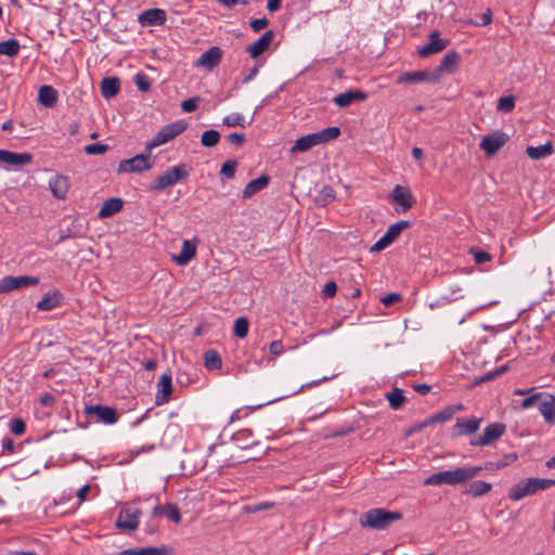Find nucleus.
I'll list each match as a JSON object with an SVG mask.
<instances>
[{"instance_id":"obj_21","label":"nucleus","mask_w":555,"mask_h":555,"mask_svg":"<svg viewBox=\"0 0 555 555\" xmlns=\"http://www.w3.org/2000/svg\"><path fill=\"white\" fill-rule=\"evenodd\" d=\"M273 39L274 31L271 29L267 30L256 42L246 48V52L253 59H256L260 56L269 48Z\"/></svg>"},{"instance_id":"obj_20","label":"nucleus","mask_w":555,"mask_h":555,"mask_svg":"<svg viewBox=\"0 0 555 555\" xmlns=\"http://www.w3.org/2000/svg\"><path fill=\"white\" fill-rule=\"evenodd\" d=\"M460 62L461 55L456 51H448L434 73L439 74L440 79L442 73H455L459 68Z\"/></svg>"},{"instance_id":"obj_4","label":"nucleus","mask_w":555,"mask_h":555,"mask_svg":"<svg viewBox=\"0 0 555 555\" xmlns=\"http://www.w3.org/2000/svg\"><path fill=\"white\" fill-rule=\"evenodd\" d=\"M555 486V479L527 478L522 479L508 490V498L512 501H519L525 496L532 495L538 491Z\"/></svg>"},{"instance_id":"obj_47","label":"nucleus","mask_w":555,"mask_h":555,"mask_svg":"<svg viewBox=\"0 0 555 555\" xmlns=\"http://www.w3.org/2000/svg\"><path fill=\"white\" fill-rule=\"evenodd\" d=\"M134 83L137 88L142 92H147L151 88L149 77L143 73H138L134 76Z\"/></svg>"},{"instance_id":"obj_52","label":"nucleus","mask_w":555,"mask_h":555,"mask_svg":"<svg viewBox=\"0 0 555 555\" xmlns=\"http://www.w3.org/2000/svg\"><path fill=\"white\" fill-rule=\"evenodd\" d=\"M10 429L15 435H23L26 430V425L21 418H13L10 424Z\"/></svg>"},{"instance_id":"obj_8","label":"nucleus","mask_w":555,"mask_h":555,"mask_svg":"<svg viewBox=\"0 0 555 555\" xmlns=\"http://www.w3.org/2000/svg\"><path fill=\"white\" fill-rule=\"evenodd\" d=\"M506 426L503 423H491L485 429L482 435L474 437L469 444L473 447H486L490 446L492 442L499 440L505 433Z\"/></svg>"},{"instance_id":"obj_57","label":"nucleus","mask_w":555,"mask_h":555,"mask_svg":"<svg viewBox=\"0 0 555 555\" xmlns=\"http://www.w3.org/2000/svg\"><path fill=\"white\" fill-rule=\"evenodd\" d=\"M15 449V442L10 437H4L2 439V454H12Z\"/></svg>"},{"instance_id":"obj_50","label":"nucleus","mask_w":555,"mask_h":555,"mask_svg":"<svg viewBox=\"0 0 555 555\" xmlns=\"http://www.w3.org/2000/svg\"><path fill=\"white\" fill-rule=\"evenodd\" d=\"M452 410H449L447 406L446 409L439 411L438 413L434 414L431 416V421H435V423H444L452 418Z\"/></svg>"},{"instance_id":"obj_51","label":"nucleus","mask_w":555,"mask_h":555,"mask_svg":"<svg viewBox=\"0 0 555 555\" xmlns=\"http://www.w3.org/2000/svg\"><path fill=\"white\" fill-rule=\"evenodd\" d=\"M199 102L201 99L198 96L190 98L181 103V108L188 113L194 112L198 107Z\"/></svg>"},{"instance_id":"obj_2","label":"nucleus","mask_w":555,"mask_h":555,"mask_svg":"<svg viewBox=\"0 0 555 555\" xmlns=\"http://www.w3.org/2000/svg\"><path fill=\"white\" fill-rule=\"evenodd\" d=\"M402 519V513L385 508H371L360 515L359 524L363 528L385 530L393 521Z\"/></svg>"},{"instance_id":"obj_30","label":"nucleus","mask_w":555,"mask_h":555,"mask_svg":"<svg viewBox=\"0 0 555 555\" xmlns=\"http://www.w3.org/2000/svg\"><path fill=\"white\" fill-rule=\"evenodd\" d=\"M101 94L105 99H112L120 91V80L117 77H106L101 81Z\"/></svg>"},{"instance_id":"obj_31","label":"nucleus","mask_w":555,"mask_h":555,"mask_svg":"<svg viewBox=\"0 0 555 555\" xmlns=\"http://www.w3.org/2000/svg\"><path fill=\"white\" fill-rule=\"evenodd\" d=\"M270 178L267 175H261L257 179H254L247 183L243 190V197L248 198L266 189L269 184Z\"/></svg>"},{"instance_id":"obj_13","label":"nucleus","mask_w":555,"mask_h":555,"mask_svg":"<svg viewBox=\"0 0 555 555\" xmlns=\"http://www.w3.org/2000/svg\"><path fill=\"white\" fill-rule=\"evenodd\" d=\"M481 417L472 416L457 417L455 425L453 426L452 437L472 436L478 431L482 423Z\"/></svg>"},{"instance_id":"obj_61","label":"nucleus","mask_w":555,"mask_h":555,"mask_svg":"<svg viewBox=\"0 0 555 555\" xmlns=\"http://www.w3.org/2000/svg\"><path fill=\"white\" fill-rule=\"evenodd\" d=\"M272 506H273V503H271V502H263V503H259V504L249 506L248 509L250 512H260V511H263V509H268V508H270Z\"/></svg>"},{"instance_id":"obj_10","label":"nucleus","mask_w":555,"mask_h":555,"mask_svg":"<svg viewBox=\"0 0 555 555\" xmlns=\"http://www.w3.org/2000/svg\"><path fill=\"white\" fill-rule=\"evenodd\" d=\"M83 413L88 417H96V422H102L106 425H113L118 421V412L115 408L102 404L86 405Z\"/></svg>"},{"instance_id":"obj_11","label":"nucleus","mask_w":555,"mask_h":555,"mask_svg":"<svg viewBox=\"0 0 555 555\" xmlns=\"http://www.w3.org/2000/svg\"><path fill=\"white\" fill-rule=\"evenodd\" d=\"M509 140V135L502 130L493 131L492 133L482 138L480 149L485 151L488 156L495 155Z\"/></svg>"},{"instance_id":"obj_27","label":"nucleus","mask_w":555,"mask_h":555,"mask_svg":"<svg viewBox=\"0 0 555 555\" xmlns=\"http://www.w3.org/2000/svg\"><path fill=\"white\" fill-rule=\"evenodd\" d=\"M49 188L54 197L64 199L69 189L68 179L64 176H55L50 179Z\"/></svg>"},{"instance_id":"obj_45","label":"nucleus","mask_w":555,"mask_h":555,"mask_svg":"<svg viewBox=\"0 0 555 555\" xmlns=\"http://www.w3.org/2000/svg\"><path fill=\"white\" fill-rule=\"evenodd\" d=\"M237 162L235 159H229L222 164L220 173L228 179H232L235 176Z\"/></svg>"},{"instance_id":"obj_22","label":"nucleus","mask_w":555,"mask_h":555,"mask_svg":"<svg viewBox=\"0 0 555 555\" xmlns=\"http://www.w3.org/2000/svg\"><path fill=\"white\" fill-rule=\"evenodd\" d=\"M389 196L396 204L402 207V211H406L415 203L412 193L401 185H396Z\"/></svg>"},{"instance_id":"obj_44","label":"nucleus","mask_w":555,"mask_h":555,"mask_svg":"<svg viewBox=\"0 0 555 555\" xmlns=\"http://www.w3.org/2000/svg\"><path fill=\"white\" fill-rule=\"evenodd\" d=\"M234 335L244 338L247 336L248 333V321L247 319L241 317L235 320L234 322Z\"/></svg>"},{"instance_id":"obj_34","label":"nucleus","mask_w":555,"mask_h":555,"mask_svg":"<svg viewBox=\"0 0 555 555\" xmlns=\"http://www.w3.org/2000/svg\"><path fill=\"white\" fill-rule=\"evenodd\" d=\"M169 548L165 545L156 547L149 546L143 548H127L119 552L117 555H168Z\"/></svg>"},{"instance_id":"obj_35","label":"nucleus","mask_w":555,"mask_h":555,"mask_svg":"<svg viewBox=\"0 0 555 555\" xmlns=\"http://www.w3.org/2000/svg\"><path fill=\"white\" fill-rule=\"evenodd\" d=\"M553 153V144L552 142H547L540 146H528L526 150V154L534 160L542 159L546 156H550Z\"/></svg>"},{"instance_id":"obj_59","label":"nucleus","mask_w":555,"mask_h":555,"mask_svg":"<svg viewBox=\"0 0 555 555\" xmlns=\"http://www.w3.org/2000/svg\"><path fill=\"white\" fill-rule=\"evenodd\" d=\"M270 353L273 356H280L284 351L282 340H273L269 346Z\"/></svg>"},{"instance_id":"obj_26","label":"nucleus","mask_w":555,"mask_h":555,"mask_svg":"<svg viewBox=\"0 0 555 555\" xmlns=\"http://www.w3.org/2000/svg\"><path fill=\"white\" fill-rule=\"evenodd\" d=\"M196 255V245L191 241H183L180 254L173 255L172 260L178 266H186Z\"/></svg>"},{"instance_id":"obj_54","label":"nucleus","mask_w":555,"mask_h":555,"mask_svg":"<svg viewBox=\"0 0 555 555\" xmlns=\"http://www.w3.org/2000/svg\"><path fill=\"white\" fill-rule=\"evenodd\" d=\"M336 292H337L336 283L334 281H330L324 285V287L322 289V296L324 298H332L335 296Z\"/></svg>"},{"instance_id":"obj_46","label":"nucleus","mask_w":555,"mask_h":555,"mask_svg":"<svg viewBox=\"0 0 555 555\" xmlns=\"http://www.w3.org/2000/svg\"><path fill=\"white\" fill-rule=\"evenodd\" d=\"M164 516L176 524H179L181 521V514L178 506L171 503L166 504V511Z\"/></svg>"},{"instance_id":"obj_9","label":"nucleus","mask_w":555,"mask_h":555,"mask_svg":"<svg viewBox=\"0 0 555 555\" xmlns=\"http://www.w3.org/2000/svg\"><path fill=\"white\" fill-rule=\"evenodd\" d=\"M411 227V222L408 220H401L396 222L387 229L386 233L371 247V251H380L391 245L404 231Z\"/></svg>"},{"instance_id":"obj_32","label":"nucleus","mask_w":555,"mask_h":555,"mask_svg":"<svg viewBox=\"0 0 555 555\" xmlns=\"http://www.w3.org/2000/svg\"><path fill=\"white\" fill-rule=\"evenodd\" d=\"M61 298L62 295L59 291L49 292L37 302L36 307L41 311H51L61 305Z\"/></svg>"},{"instance_id":"obj_16","label":"nucleus","mask_w":555,"mask_h":555,"mask_svg":"<svg viewBox=\"0 0 555 555\" xmlns=\"http://www.w3.org/2000/svg\"><path fill=\"white\" fill-rule=\"evenodd\" d=\"M429 81L436 83L439 81V74L428 73L426 70L405 72L398 76L397 83H420Z\"/></svg>"},{"instance_id":"obj_43","label":"nucleus","mask_w":555,"mask_h":555,"mask_svg":"<svg viewBox=\"0 0 555 555\" xmlns=\"http://www.w3.org/2000/svg\"><path fill=\"white\" fill-rule=\"evenodd\" d=\"M515 108V96H501L496 104V109L503 113H511Z\"/></svg>"},{"instance_id":"obj_24","label":"nucleus","mask_w":555,"mask_h":555,"mask_svg":"<svg viewBox=\"0 0 555 555\" xmlns=\"http://www.w3.org/2000/svg\"><path fill=\"white\" fill-rule=\"evenodd\" d=\"M538 409L547 424H555V397L553 395L543 393Z\"/></svg>"},{"instance_id":"obj_1","label":"nucleus","mask_w":555,"mask_h":555,"mask_svg":"<svg viewBox=\"0 0 555 555\" xmlns=\"http://www.w3.org/2000/svg\"><path fill=\"white\" fill-rule=\"evenodd\" d=\"M482 470L481 466H463L431 474L424 480L425 486H457L473 480Z\"/></svg>"},{"instance_id":"obj_33","label":"nucleus","mask_w":555,"mask_h":555,"mask_svg":"<svg viewBox=\"0 0 555 555\" xmlns=\"http://www.w3.org/2000/svg\"><path fill=\"white\" fill-rule=\"evenodd\" d=\"M491 489L492 485L490 482L483 480H475L468 485V487L463 491V494L469 495L472 498H479L489 493Z\"/></svg>"},{"instance_id":"obj_39","label":"nucleus","mask_w":555,"mask_h":555,"mask_svg":"<svg viewBox=\"0 0 555 555\" xmlns=\"http://www.w3.org/2000/svg\"><path fill=\"white\" fill-rule=\"evenodd\" d=\"M20 48L16 39H8L0 42V54L12 57L18 54Z\"/></svg>"},{"instance_id":"obj_53","label":"nucleus","mask_w":555,"mask_h":555,"mask_svg":"<svg viewBox=\"0 0 555 555\" xmlns=\"http://www.w3.org/2000/svg\"><path fill=\"white\" fill-rule=\"evenodd\" d=\"M542 396H543V392H538V393L527 397L526 399H524L521 401V408L529 409V408L533 406L535 403L539 404L542 399Z\"/></svg>"},{"instance_id":"obj_36","label":"nucleus","mask_w":555,"mask_h":555,"mask_svg":"<svg viewBox=\"0 0 555 555\" xmlns=\"http://www.w3.org/2000/svg\"><path fill=\"white\" fill-rule=\"evenodd\" d=\"M385 396L392 410H399L406 401V398L404 397L402 389L397 387L393 388L392 391L387 392Z\"/></svg>"},{"instance_id":"obj_5","label":"nucleus","mask_w":555,"mask_h":555,"mask_svg":"<svg viewBox=\"0 0 555 555\" xmlns=\"http://www.w3.org/2000/svg\"><path fill=\"white\" fill-rule=\"evenodd\" d=\"M190 171L191 168L186 164L175 166L157 177L149 186V190L153 192H162L177 182L186 179L190 176Z\"/></svg>"},{"instance_id":"obj_48","label":"nucleus","mask_w":555,"mask_h":555,"mask_svg":"<svg viewBox=\"0 0 555 555\" xmlns=\"http://www.w3.org/2000/svg\"><path fill=\"white\" fill-rule=\"evenodd\" d=\"M470 254L473 255L475 262L478 264L486 263L492 259L491 254L481 249L473 248Z\"/></svg>"},{"instance_id":"obj_37","label":"nucleus","mask_w":555,"mask_h":555,"mask_svg":"<svg viewBox=\"0 0 555 555\" xmlns=\"http://www.w3.org/2000/svg\"><path fill=\"white\" fill-rule=\"evenodd\" d=\"M204 363L208 370H217L222 366L221 357L214 349H209L204 353Z\"/></svg>"},{"instance_id":"obj_7","label":"nucleus","mask_w":555,"mask_h":555,"mask_svg":"<svg viewBox=\"0 0 555 555\" xmlns=\"http://www.w3.org/2000/svg\"><path fill=\"white\" fill-rule=\"evenodd\" d=\"M154 166V160L151 159V152L146 154L135 155L128 159H122L118 164V173L124 172H142L150 170Z\"/></svg>"},{"instance_id":"obj_62","label":"nucleus","mask_w":555,"mask_h":555,"mask_svg":"<svg viewBox=\"0 0 555 555\" xmlns=\"http://www.w3.org/2000/svg\"><path fill=\"white\" fill-rule=\"evenodd\" d=\"M90 491V486L89 485H86L83 487H81L78 492H77V498L79 500L80 503L85 502L86 499H87V494L88 492Z\"/></svg>"},{"instance_id":"obj_28","label":"nucleus","mask_w":555,"mask_h":555,"mask_svg":"<svg viewBox=\"0 0 555 555\" xmlns=\"http://www.w3.org/2000/svg\"><path fill=\"white\" fill-rule=\"evenodd\" d=\"M57 99V91L52 86L43 85L39 88L38 101L41 105L52 108L55 106Z\"/></svg>"},{"instance_id":"obj_18","label":"nucleus","mask_w":555,"mask_h":555,"mask_svg":"<svg viewBox=\"0 0 555 555\" xmlns=\"http://www.w3.org/2000/svg\"><path fill=\"white\" fill-rule=\"evenodd\" d=\"M172 389L171 375L163 374L157 383V392L155 396L156 405H163L169 402Z\"/></svg>"},{"instance_id":"obj_23","label":"nucleus","mask_w":555,"mask_h":555,"mask_svg":"<svg viewBox=\"0 0 555 555\" xmlns=\"http://www.w3.org/2000/svg\"><path fill=\"white\" fill-rule=\"evenodd\" d=\"M33 155L29 153H14L7 150H0V162L11 166H24L30 164Z\"/></svg>"},{"instance_id":"obj_12","label":"nucleus","mask_w":555,"mask_h":555,"mask_svg":"<svg viewBox=\"0 0 555 555\" xmlns=\"http://www.w3.org/2000/svg\"><path fill=\"white\" fill-rule=\"evenodd\" d=\"M39 283V279L35 276L28 275H20V276H4L0 280V294L11 292L13 289L24 288L28 286H34Z\"/></svg>"},{"instance_id":"obj_40","label":"nucleus","mask_w":555,"mask_h":555,"mask_svg":"<svg viewBox=\"0 0 555 555\" xmlns=\"http://www.w3.org/2000/svg\"><path fill=\"white\" fill-rule=\"evenodd\" d=\"M253 121V118L248 121L245 120L244 116L240 113L228 115L223 118L222 124L227 127H242L246 128Z\"/></svg>"},{"instance_id":"obj_15","label":"nucleus","mask_w":555,"mask_h":555,"mask_svg":"<svg viewBox=\"0 0 555 555\" xmlns=\"http://www.w3.org/2000/svg\"><path fill=\"white\" fill-rule=\"evenodd\" d=\"M140 515L141 511L139 508H121L116 520V527L119 529L133 531L139 527Z\"/></svg>"},{"instance_id":"obj_55","label":"nucleus","mask_w":555,"mask_h":555,"mask_svg":"<svg viewBox=\"0 0 555 555\" xmlns=\"http://www.w3.org/2000/svg\"><path fill=\"white\" fill-rule=\"evenodd\" d=\"M269 24L266 17L251 20L249 25L255 33H259L264 29Z\"/></svg>"},{"instance_id":"obj_56","label":"nucleus","mask_w":555,"mask_h":555,"mask_svg":"<svg viewBox=\"0 0 555 555\" xmlns=\"http://www.w3.org/2000/svg\"><path fill=\"white\" fill-rule=\"evenodd\" d=\"M228 141L235 145V146H241L245 143L246 141V138H245V134L243 133H237V132H232L230 133L228 137H227Z\"/></svg>"},{"instance_id":"obj_19","label":"nucleus","mask_w":555,"mask_h":555,"mask_svg":"<svg viewBox=\"0 0 555 555\" xmlns=\"http://www.w3.org/2000/svg\"><path fill=\"white\" fill-rule=\"evenodd\" d=\"M367 96L369 95L366 92L359 90V89H354V90H348L344 93L337 94L336 96H334L333 102L338 107L344 108V107H348L353 102L365 101L367 99Z\"/></svg>"},{"instance_id":"obj_49","label":"nucleus","mask_w":555,"mask_h":555,"mask_svg":"<svg viewBox=\"0 0 555 555\" xmlns=\"http://www.w3.org/2000/svg\"><path fill=\"white\" fill-rule=\"evenodd\" d=\"M108 150V145L102 143H93L85 146L88 155H102Z\"/></svg>"},{"instance_id":"obj_41","label":"nucleus","mask_w":555,"mask_h":555,"mask_svg":"<svg viewBox=\"0 0 555 555\" xmlns=\"http://www.w3.org/2000/svg\"><path fill=\"white\" fill-rule=\"evenodd\" d=\"M335 199V191L332 186L326 185L322 188L315 197V203L319 206H326Z\"/></svg>"},{"instance_id":"obj_17","label":"nucleus","mask_w":555,"mask_h":555,"mask_svg":"<svg viewBox=\"0 0 555 555\" xmlns=\"http://www.w3.org/2000/svg\"><path fill=\"white\" fill-rule=\"evenodd\" d=\"M222 55L223 52L220 47H210L198 57L196 65L210 72L220 64Z\"/></svg>"},{"instance_id":"obj_29","label":"nucleus","mask_w":555,"mask_h":555,"mask_svg":"<svg viewBox=\"0 0 555 555\" xmlns=\"http://www.w3.org/2000/svg\"><path fill=\"white\" fill-rule=\"evenodd\" d=\"M124 207V201L119 197H111L104 202L99 210L100 218H108L119 212Z\"/></svg>"},{"instance_id":"obj_60","label":"nucleus","mask_w":555,"mask_h":555,"mask_svg":"<svg viewBox=\"0 0 555 555\" xmlns=\"http://www.w3.org/2000/svg\"><path fill=\"white\" fill-rule=\"evenodd\" d=\"M55 402V398L51 393H44L40 397V403L43 406H51Z\"/></svg>"},{"instance_id":"obj_14","label":"nucleus","mask_w":555,"mask_h":555,"mask_svg":"<svg viewBox=\"0 0 555 555\" xmlns=\"http://www.w3.org/2000/svg\"><path fill=\"white\" fill-rule=\"evenodd\" d=\"M429 42L418 49L421 57H428L443 51L450 43L448 39L441 38L439 30H434L428 36Z\"/></svg>"},{"instance_id":"obj_25","label":"nucleus","mask_w":555,"mask_h":555,"mask_svg":"<svg viewBox=\"0 0 555 555\" xmlns=\"http://www.w3.org/2000/svg\"><path fill=\"white\" fill-rule=\"evenodd\" d=\"M142 25L159 26L166 22V12L162 9H149L139 16Z\"/></svg>"},{"instance_id":"obj_64","label":"nucleus","mask_w":555,"mask_h":555,"mask_svg":"<svg viewBox=\"0 0 555 555\" xmlns=\"http://www.w3.org/2000/svg\"><path fill=\"white\" fill-rule=\"evenodd\" d=\"M414 389L422 396H425L430 391V386L427 384H416L414 385Z\"/></svg>"},{"instance_id":"obj_6","label":"nucleus","mask_w":555,"mask_h":555,"mask_svg":"<svg viewBox=\"0 0 555 555\" xmlns=\"http://www.w3.org/2000/svg\"><path fill=\"white\" fill-rule=\"evenodd\" d=\"M188 124L184 120H177L164 126L151 141L146 142L145 150L151 152L153 149L173 140L176 137L184 132Z\"/></svg>"},{"instance_id":"obj_42","label":"nucleus","mask_w":555,"mask_h":555,"mask_svg":"<svg viewBox=\"0 0 555 555\" xmlns=\"http://www.w3.org/2000/svg\"><path fill=\"white\" fill-rule=\"evenodd\" d=\"M220 141V133L217 130L210 129L203 132L201 143L203 146L212 147Z\"/></svg>"},{"instance_id":"obj_3","label":"nucleus","mask_w":555,"mask_h":555,"mask_svg":"<svg viewBox=\"0 0 555 555\" xmlns=\"http://www.w3.org/2000/svg\"><path fill=\"white\" fill-rule=\"evenodd\" d=\"M340 134L338 127L324 128L321 131L309 133L296 140L292 147L293 153H304L310 149L335 140Z\"/></svg>"},{"instance_id":"obj_38","label":"nucleus","mask_w":555,"mask_h":555,"mask_svg":"<svg viewBox=\"0 0 555 555\" xmlns=\"http://www.w3.org/2000/svg\"><path fill=\"white\" fill-rule=\"evenodd\" d=\"M508 370H509V365L508 364L501 365L500 367H498V369H495L493 371H489L486 374H483L482 376L476 378L475 382L473 383V385L474 386H478L480 384L493 380L494 378H496V377L501 376L502 374L506 373Z\"/></svg>"},{"instance_id":"obj_63","label":"nucleus","mask_w":555,"mask_h":555,"mask_svg":"<svg viewBox=\"0 0 555 555\" xmlns=\"http://www.w3.org/2000/svg\"><path fill=\"white\" fill-rule=\"evenodd\" d=\"M281 8V0H268L267 9L269 12L273 13L279 11Z\"/></svg>"},{"instance_id":"obj_58","label":"nucleus","mask_w":555,"mask_h":555,"mask_svg":"<svg viewBox=\"0 0 555 555\" xmlns=\"http://www.w3.org/2000/svg\"><path fill=\"white\" fill-rule=\"evenodd\" d=\"M401 300V296L397 293H390L384 296L380 301L386 306L390 307L391 305Z\"/></svg>"}]
</instances>
